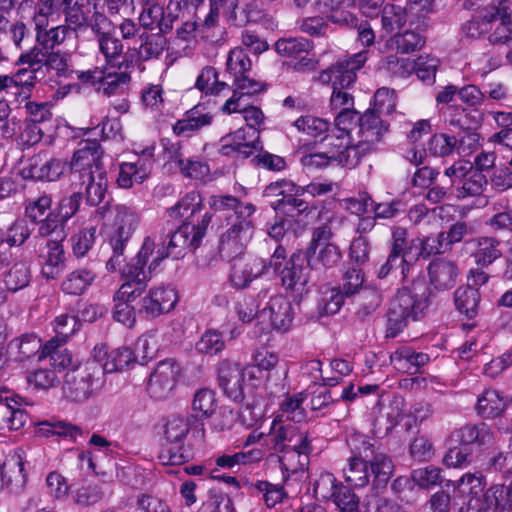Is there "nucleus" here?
<instances>
[{
	"label": "nucleus",
	"instance_id": "nucleus-16",
	"mask_svg": "<svg viewBox=\"0 0 512 512\" xmlns=\"http://www.w3.org/2000/svg\"><path fill=\"white\" fill-rule=\"evenodd\" d=\"M312 47V43L303 37L281 38L275 43V50L280 56L295 60L292 66L297 71L315 68L316 62L309 57Z\"/></svg>",
	"mask_w": 512,
	"mask_h": 512
},
{
	"label": "nucleus",
	"instance_id": "nucleus-36",
	"mask_svg": "<svg viewBox=\"0 0 512 512\" xmlns=\"http://www.w3.org/2000/svg\"><path fill=\"white\" fill-rule=\"evenodd\" d=\"M360 114L355 109H344L337 113L334 129L325 136L326 140L336 138L339 141L356 140V126L360 123Z\"/></svg>",
	"mask_w": 512,
	"mask_h": 512
},
{
	"label": "nucleus",
	"instance_id": "nucleus-37",
	"mask_svg": "<svg viewBox=\"0 0 512 512\" xmlns=\"http://www.w3.org/2000/svg\"><path fill=\"white\" fill-rule=\"evenodd\" d=\"M165 34L141 33L139 35L140 44L134 48L138 60L146 62L159 59L163 52L168 49L169 45L167 38L164 36Z\"/></svg>",
	"mask_w": 512,
	"mask_h": 512
},
{
	"label": "nucleus",
	"instance_id": "nucleus-45",
	"mask_svg": "<svg viewBox=\"0 0 512 512\" xmlns=\"http://www.w3.org/2000/svg\"><path fill=\"white\" fill-rule=\"evenodd\" d=\"M475 243L476 248L472 256L480 267H488L502 256L500 241L494 237H479Z\"/></svg>",
	"mask_w": 512,
	"mask_h": 512
},
{
	"label": "nucleus",
	"instance_id": "nucleus-64",
	"mask_svg": "<svg viewBox=\"0 0 512 512\" xmlns=\"http://www.w3.org/2000/svg\"><path fill=\"white\" fill-rule=\"evenodd\" d=\"M344 294L338 287L326 288L318 300V310L321 315L337 313L344 303Z\"/></svg>",
	"mask_w": 512,
	"mask_h": 512
},
{
	"label": "nucleus",
	"instance_id": "nucleus-54",
	"mask_svg": "<svg viewBox=\"0 0 512 512\" xmlns=\"http://www.w3.org/2000/svg\"><path fill=\"white\" fill-rule=\"evenodd\" d=\"M218 407L216 394L211 389H200L193 397L192 411L196 418H210Z\"/></svg>",
	"mask_w": 512,
	"mask_h": 512
},
{
	"label": "nucleus",
	"instance_id": "nucleus-8",
	"mask_svg": "<svg viewBox=\"0 0 512 512\" xmlns=\"http://www.w3.org/2000/svg\"><path fill=\"white\" fill-rule=\"evenodd\" d=\"M189 430L188 420L182 416H174L168 420L165 427L167 445L159 454V460L162 465H182L189 461L191 453L183 445Z\"/></svg>",
	"mask_w": 512,
	"mask_h": 512
},
{
	"label": "nucleus",
	"instance_id": "nucleus-49",
	"mask_svg": "<svg viewBox=\"0 0 512 512\" xmlns=\"http://www.w3.org/2000/svg\"><path fill=\"white\" fill-rule=\"evenodd\" d=\"M456 309L468 319L474 318L478 313L480 293L474 287L460 286L454 292Z\"/></svg>",
	"mask_w": 512,
	"mask_h": 512
},
{
	"label": "nucleus",
	"instance_id": "nucleus-59",
	"mask_svg": "<svg viewBox=\"0 0 512 512\" xmlns=\"http://www.w3.org/2000/svg\"><path fill=\"white\" fill-rule=\"evenodd\" d=\"M96 234L97 227L90 226L81 229L71 237L72 251L77 258L86 256L92 249L96 241Z\"/></svg>",
	"mask_w": 512,
	"mask_h": 512
},
{
	"label": "nucleus",
	"instance_id": "nucleus-48",
	"mask_svg": "<svg viewBox=\"0 0 512 512\" xmlns=\"http://www.w3.org/2000/svg\"><path fill=\"white\" fill-rule=\"evenodd\" d=\"M37 432L44 437L58 436L71 441H75L83 434L81 427L63 420L41 422Z\"/></svg>",
	"mask_w": 512,
	"mask_h": 512
},
{
	"label": "nucleus",
	"instance_id": "nucleus-47",
	"mask_svg": "<svg viewBox=\"0 0 512 512\" xmlns=\"http://www.w3.org/2000/svg\"><path fill=\"white\" fill-rule=\"evenodd\" d=\"M507 406V401L497 390L486 389L479 397L476 410L483 418L499 416Z\"/></svg>",
	"mask_w": 512,
	"mask_h": 512
},
{
	"label": "nucleus",
	"instance_id": "nucleus-60",
	"mask_svg": "<svg viewBox=\"0 0 512 512\" xmlns=\"http://www.w3.org/2000/svg\"><path fill=\"white\" fill-rule=\"evenodd\" d=\"M223 33L224 29L219 25V14L209 10L203 21L198 23V37L217 43L222 39Z\"/></svg>",
	"mask_w": 512,
	"mask_h": 512
},
{
	"label": "nucleus",
	"instance_id": "nucleus-20",
	"mask_svg": "<svg viewBox=\"0 0 512 512\" xmlns=\"http://www.w3.org/2000/svg\"><path fill=\"white\" fill-rule=\"evenodd\" d=\"M231 267L230 282L237 289H244L252 281L268 272L267 261L263 258L248 256L236 258Z\"/></svg>",
	"mask_w": 512,
	"mask_h": 512
},
{
	"label": "nucleus",
	"instance_id": "nucleus-15",
	"mask_svg": "<svg viewBox=\"0 0 512 512\" xmlns=\"http://www.w3.org/2000/svg\"><path fill=\"white\" fill-rule=\"evenodd\" d=\"M180 374V366L173 359L160 361L150 375L147 391L156 400L167 398Z\"/></svg>",
	"mask_w": 512,
	"mask_h": 512
},
{
	"label": "nucleus",
	"instance_id": "nucleus-12",
	"mask_svg": "<svg viewBox=\"0 0 512 512\" xmlns=\"http://www.w3.org/2000/svg\"><path fill=\"white\" fill-rule=\"evenodd\" d=\"M305 261V257L300 252L293 253L281 270V284L295 298L301 297L309 291V272L312 269L307 262L305 264Z\"/></svg>",
	"mask_w": 512,
	"mask_h": 512
},
{
	"label": "nucleus",
	"instance_id": "nucleus-39",
	"mask_svg": "<svg viewBox=\"0 0 512 512\" xmlns=\"http://www.w3.org/2000/svg\"><path fill=\"white\" fill-rule=\"evenodd\" d=\"M77 185L85 189L86 203L90 206L99 205L105 197L108 180L105 169H98L95 174L77 181Z\"/></svg>",
	"mask_w": 512,
	"mask_h": 512
},
{
	"label": "nucleus",
	"instance_id": "nucleus-26",
	"mask_svg": "<svg viewBox=\"0 0 512 512\" xmlns=\"http://www.w3.org/2000/svg\"><path fill=\"white\" fill-rule=\"evenodd\" d=\"M67 165L68 162L61 159L52 158L42 162L39 156H35L23 167L22 176L25 179L55 181L64 173Z\"/></svg>",
	"mask_w": 512,
	"mask_h": 512
},
{
	"label": "nucleus",
	"instance_id": "nucleus-46",
	"mask_svg": "<svg viewBox=\"0 0 512 512\" xmlns=\"http://www.w3.org/2000/svg\"><path fill=\"white\" fill-rule=\"evenodd\" d=\"M97 349L102 350L99 358L100 363L102 365L103 374L123 370L130 363L137 360V356H135V353L128 347L118 348L116 350H113L109 354H107V352L104 351L103 348Z\"/></svg>",
	"mask_w": 512,
	"mask_h": 512
},
{
	"label": "nucleus",
	"instance_id": "nucleus-18",
	"mask_svg": "<svg viewBox=\"0 0 512 512\" xmlns=\"http://www.w3.org/2000/svg\"><path fill=\"white\" fill-rule=\"evenodd\" d=\"M388 130L389 124L381 119L380 114L368 109L361 114L360 123L356 126V140L374 152Z\"/></svg>",
	"mask_w": 512,
	"mask_h": 512
},
{
	"label": "nucleus",
	"instance_id": "nucleus-43",
	"mask_svg": "<svg viewBox=\"0 0 512 512\" xmlns=\"http://www.w3.org/2000/svg\"><path fill=\"white\" fill-rule=\"evenodd\" d=\"M330 145H333V143L331 142ZM334 146L343 147L338 153H333L334 161L338 165L349 169L356 167L364 156L373 152L357 140H346L345 143L341 141L339 144H334Z\"/></svg>",
	"mask_w": 512,
	"mask_h": 512
},
{
	"label": "nucleus",
	"instance_id": "nucleus-55",
	"mask_svg": "<svg viewBox=\"0 0 512 512\" xmlns=\"http://www.w3.org/2000/svg\"><path fill=\"white\" fill-rule=\"evenodd\" d=\"M230 17L233 19L235 25L243 26L248 23L260 22L265 17V11L260 0H251L241 9L235 7Z\"/></svg>",
	"mask_w": 512,
	"mask_h": 512
},
{
	"label": "nucleus",
	"instance_id": "nucleus-40",
	"mask_svg": "<svg viewBox=\"0 0 512 512\" xmlns=\"http://www.w3.org/2000/svg\"><path fill=\"white\" fill-rule=\"evenodd\" d=\"M248 489L252 495L260 497L267 508L275 507L288 497V493L282 484H274L267 480H257L250 483Z\"/></svg>",
	"mask_w": 512,
	"mask_h": 512
},
{
	"label": "nucleus",
	"instance_id": "nucleus-19",
	"mask_svg": "<svg viewBox=\"0 0 512 512\" xmlns=\"http://www.w3.org/2000/svg\"><path fill=\"white\" fill-rule=\"evenodd\" d=\"M219 152L223 156L248 158L257 150H261L260 137L252 136L251 130L239 128L234 133L221 138Z\"/></svg>",
	"mask_w": 512,
	"mask_h": 512
},
{
	"label": "nucleus",
	"instance_id": "nucleus-56",
	"mask_svg": "<svg viewBox=\"0 0 512 512\" xmlns=\"http://www.w3.org/2000/svg\"><path fill=\"white\" fill-rule=\"evenodd\" d=\"M218 76L216 68L205 67L197 77L196 87L207 95H218L229 87L225 81H220Z\"/></svg>",
	"mask_w": 512,
	"mask_h": 512
},
{
	"label": "nucleus",
	"instance_id": "nucleus-17",
	"mask_svg": "<svg viewBox=\"0 0 512 512\" xmlns=\"http://www.w3.org/2000/svg\"><path fill=\"white\" fill-rule=\"evenodd\" d=\"M51 15L34 8L32 22L34 24L36 43L48 51L61 45L71 33L72 25H58L48 28Z\"/></svg>",
	"mask_w": 512,
	"mask_h": 512
},
{
	"label": "nucleus",
	"instance_id": "nucleus-7",
	"mask_svg": "<svg viewBox=\"0 0 512 512\" xmlns=\"http://www.w3.org/2000/svg\"><path fill=\"white\" fill-rule=\"evenodd\" d=\"M346 441L351 450L350 457H361L371 461L372 471L379 484L383 485L385 480L391 478L394 472L392 459L375 447L376 442L373 438L360 432H352Z\"/></svg>",
	"mask_w": 512,
	"mask_h": 512
},
{
	"label": "nucleus",
	"instance_id": "nucleus-22",
	"mask_svg": "<svg viewBox=\"0 0 512 512\" xmlns=\"http://www.w3.org/2000/svg\"><path fill=\"white\" fill-rule=\"evenodd\" d=\"M343 477L347 483L356 488H362L371 483V491L384 489L390 480H385L383 485L379 484L376 481L375 473L372 471L371 461L361 457H349L347 459V465L343 468Z\"/></svg>",
	"mask_w": 512,
	"mask_h": 512
},
{
	"label": "nucleus",
	"instance_id": "nucleus-41",
	"mask_svg": "<svg viewBox=\"0 0 512 512\" xmlns=\"http://www.w3.org/2000/svg\"><path fill=\"white\" fill-rule=\"evenodd\" d=\"M47 254L42 266V274L47 279H56L65 268V251L58 239L47 242Z\"/></svg>",
	"mask_w": 512,
	"mask_h": 512
},
{
	"label": "nucleus",
	"instance_id": "nucleus-30",
	"mask_svg": "<svg viewBox=\"0 0 512 512\" xmlns=\"http://www.w3.org/2000/svg\"><path fill=\"white\" fill-rule=\"evenodd\" d=\"M427 269L430 283L436 290L443 291L454 287L459 269L453 261L437 258L429 263Z\"/></svg>",
	"mask_w": 512,
	"mask_h": 512
},
{
	"label": "nucleus",
	"instance_id": "nucleus-27",
	"mask_svg": "<svg viewBox=\"0 0 512 512\" xmlns=\"http://www.w3.org/2000/svg\"><path fill=\"white\" fill-rule=\"evenodd\" d=\"M494 433L485 423L466 424L451 432L449 440L464 448L470 445L479 447L490 445L493 442Z\"/></svg>",
	"mask_w": 512,
	"mask_h": 512
},
{
	"label": "nucleus",
	"instance_id": "nucleus-21",
	"mask_svg": "<svg viewBox=\"0 0 512 512\" xmlns=\"http://www.w3.org/2000/svg\"><path fill=\"white\" fill-rule=\"evenodd\" d=\"M178 301L176 291L169 286H158L150 289L142 298L139 312L148 318H156L174 309Z\"/></svg>",
	"mask_w": 512,
	"mask_h": 512
},
{
	"label": "nucleus",
	"instance_id": "nucleus-13",
	"mask_svg": "<svg viewBox=\"0 0 512 512\" xmlns=\"http://www.w3.org/2000/svg\"><path fill=\"white\" fill-rule=\"evenodd\" d=\"M193 227L190 223H183L175 232L170 235V239L167 245L161 240L156 238L158 246L155 250V256L152 259V268L158 267L160 263L168 258L172 257L178 259L184 255L186 248L196 249L199 244L192 242Z\"/></svg>",
	"mask_w": 512,
	"mask_h": 512
},
{
	"label": "nucleus",
	"instance_id": "nucleus-32",
	"mask_svg": "<svg viewBox=\"0 0 512 512\" xmlns=\"http://www.w3.org/2000/svg\"><path fill=\"white\" fill-rule=\"evenodd\" d=\"M486 485L485 477L481 473H466L456 482L455 490L461 496L469 497L468 511L480 512L478 508Z\"/></svg>",
	"mask_w": 512,
	"mask_h": 512
},
{
	"label": "nucleus",
	"instance_id": "nucleus-58",
	"mask_svg": "<svg viewBox=\"0 0 512 512\" xmlns=\"http://www.w3.org/2000/svg\"><path fill=\"white\" fill-rule=\"evenodd\" d=\"M378 69L391 76L406 77L411 74L414 67L408 58L388 55L379 61Z\"/></svg>",
	"mask_w": 512,
	"mask_h": 512
},
{
	"label": "nucleus",
	"instance_id": "nucleus-2",
	"mask_svg": "<svg viewBox=\"0 0 512 512\" xmlns=\"http://www.w3.org/2000/svg\"><path fill=\"white\" fill-rule=\"evenodd\" d=\"M210 207L215 211H232L227 217V229L221 234L219 242L220 256L232 261L241 256L254 234V224L251 219L256 212L252 203H244L231 195L212 196Z\"/></svg>",
	"mask_w": 512,
	"mask_h": 512
},
{
	"label": "nucleus",
	"instance_id": "nucleus-1",
	"mask_svg": "<svg viewBox=\"0 0 512 512\" xmlns=\"http://www.w3.org/2000/svg\"><path fill=\"white\" fill-rule=\"evenodd\" d=\"M138 224L139 216L134 210L124 205L115 207L114 224L107 235L112 254L106 262V269L109 272L120 271L125 280L118 289L121 298L129 295L140 296L152 279V273L158 268H152V261L146 268L149 259L155 256L158 246L155 236L145 237L137 255L124 265L127 246Z\"/></svg>",
	"mask_w": 512,
	"mask_h": 512
},
{
	"label": "nucleus",
	"instance_id": "nucleus-6",
	"mask_svg": "<svg viewBox=\"0 0 512 512\" xmlns=\"http://www.w3.org/2000/svg\"><path fill=\"white\" fill-rule=\"evenodd\" d=\"M334 236L332 227L327 223L313 229L304 255L311 269L326 271L340 263L342 252L340 247L333 242Z\"/></svg>",
	"mask_w": 512,
	"mask_h": 512
},
{
	"label": "nucleus",
	"instance_id": "nucleus-42",
	"mask_svg": "<svg viewBox=\"0 0 512 512\" xmlns=\"http://www.w3.org/2000/svg\"><path fill=\"white\" fill-rule=\"evenodd\" d=\"M96 273L87 268L76 269L66 275L61 290L68 295L80 296L93 284Z\"/></svg>",
	"mask_w": 512,
	"mask_h": 512
},
{
	"label": "nucleus",
	"instance_id": "nucleus-29",
	"mask_svg": "<svg viewBox=\"0 0 512 512\" xmlns=\"http://www.w3.org/2000/svg\"><path fill=\"white\" fill-rule=\"evenodd\" d=\"M153 165L152 153L137 157L136 161L123 162L119 166L117 183L119 187L128 189L135 182L142 183L150 174Z\"/></svg>",
	"mask_w": 512,
	"mask_h": 512
},
{
	"label": "nucleus",
	"instance_id": "nucleus-57",
	"mask_svg": "<svg viewBox=\"0 0 512 512\" xmlns=\"http://www.w3.org/2000/svg\"><path fill=\"white\" fill-rule=\"evenodd\" d=\"M307 394L304 392L288 395L281 403L280 410L282 416L295 423H300L306 418V411L303 407V402Z\"/></svg>",
	"mask_w": 512,
	"mask_h": 512
},
{
	"label": "nucleus",
	"instance_id": "nucleus-10",
	"mask_svg": "<svg viewBox=\"0 0 512 512\" xmlns=\"http://www.w3.org/2000/svg\"><path fill=\"white\" fill-rule=\"evenodd\" d=\"M91 29L106 66L117 69H129L133 66L132 56L129 57L124 53L122 40L113 31L106 30L101 23H92Z\"/></svg>",
	"mask_w": 512,
	"mask_h": 512
},
{
	"label": "nucleus",
	"instance_id": "nucleus-11",
	"mask_svg": "<svg viewBox=\"0 0 512 512\" xmlns=\"http://www.w3.org/2000/svg\"><path fill=\"white\" fill-rule=\"evenodd\" d=\"M256 378V369L254 367H245L243 370L239 364L229 360H223L218 366V384L224 394L234 402H240L244 399L243 381Z\"/></svg>",
	"mask_w": 512,
	"mask_h": 512
},
{
	"label": "nucleus",
	"instance_id": "nucleus-62",
	"mask_svg": "<svg viewBox=\"0 0 512 512\" xmlns=\"http://www.w3.org/2000/svg\"><path fill=\"white\" fill-rule=\"evenodd\" d=\"M9 347L17 350V359L19 361L28 360L36 355L41 348L43 349L41 340L34 334H25L19 338L13 339Z\"/></svg>",
	"mask_w": 512,
	"mask_h": 512
},
{
	"label": "nucleus",
	"instance_id": "nucleus-33",
	"mask_svg": "<svg viewBox=\"0 0 512 512\" xmlns=\"http://www.w3.org/2000/svg\"><path fill=\"white\" fill-rule=\"evenodd\" d=\"M390 361L398 371L414 375L430 361V357L426 353L416 352L411 347L402 346L391 354Z\"/></svg>",
	"mask_w": 512,
	"mask_h": 512
},
{
	"label": "nucleus",
	"instance_id": "nucleus-50",
	"mask_svg": "<svg viewBox=\"0 0 512 512\" xmlns=\"http://www.w3.org/2000/svg\"><path fill=\"white\" fill-rule=\"evenodd\" d=\"M202 209L201 195L196 191L186 193L175 205L167 209L172 219H185L194 216Z\"/></svg>",
	"mask_w": 512,
	"mask_h": 512
},
{
	"label": "nucleus",
	"instance_id": "nucleus-31",
	"mask_svg": "<svg viewBox=\"0 0 512 512\" xmlns=\"http://www.w3.org/2000/svg\"><path fill=\"white\" fill-rule=\"evenodd\" d=\"M131 81V76L127 69L111 68L105 66L96 87L99 93L105 96H114L124 93Z\"/></svg>",
	"mask_w": 512,
	"mask_h": 512
},
{
	"label": "nucleus",
	"instance_id": "nucleus-14",
	"mask_svg": "<svg viewBox=\"0 0 512 512\" xmlns=\"http://www.w3.org/2000/svg\"><path fill=\"white\" fill-rule=\"evenodd\" d=\"M368 51L355 53L348 59L341 60L321 75L323 81L332 83L334 89H346L354 84L356 72L362 68L368 59Z\"/></svg>",
	"mask_w": 512,
	"mask_h": 512
},
{
	"label": "nucleus",
	"instance_id": "nucleus-25",
	"mask_svg": "<svg viewBox=\"0 0 512 512\" xmlns=\"http://www.w3.org/2000/svg\"><path fill=\"white\" fill-rule=\"evenodd\" d=\"M140 5L143 8L139 16L141 27L147 30H158L157 33H168L173 29V24L178 18L177 14L170 10L166 12L159 1Z\"/></svg>",
	"mask_w": 512,
	"mask_h": 512
},
{
	"label": "nucleus",
	"instance_id": "nucleus-34",
	"mask_svg": "<svg viewBox=\"0 0 512 512\" xmlns=\"http://www.w3.org/2000/svg\"><path fill=\"white\" fill-rule=\"evenodd\" d=\"M165 153L168 160L175 162L185 177L202 180L210 173L207 163L184 158L179 144H171L170 147H165Z\"/></svg>",
	"mask_w": 512,
	"mask_h": 512
},
{
	"label": "nucleus",
	"instance_id": "nucleus-51",
	"mask_svg": "<svg viewBox=\"0 0 512 512\" xmlns=\"http://www.w3.org/2000/svg\"><path fill=\"white\" fill-rule=\"evenodd\" d=\"M495 18L493 22L500 20L496 25L494 31L489 35V41L491 44H504L512 48V21L510 19V12L507 7H501L496 9L493 13Z\"/></svg>",
	"mask_w": 512,
	"mask_h": 512
},
{
	"label": "nucleus",
	"instance_id": "nucleus-24",
	"mask_svg": "<svg viewBox=\"0 0 512 512\" xmlns=\"http://www.w3.org/2000/svg\"><path fill=\"white\" fill-rule=\"evenodd\" d=\"M214 115L201 105H196L187 110L183 117L177 120L172 131L178 137L190 138L200 132L203 128L209 127Z\"/></svg>",
	"mask_w": 512,
	"mask_h": 512
},
{
	"label": "nucleus",
	"instance_id": "nucleus-5",
	"mask_svg": "<svg viewBox=\"0 0 512 512\" xmlns=\"http://www.w3.org/2000/svg\"><path fill=\"white\" fill-rule=\"evenodd\" d=\"M101 349H94L93 359L66 372L62 385L63 395L75 403H83L94 397L103 383V369L100 363Z\"/></svg>",
	"mask_w": 512,
	"mask_h": 512
},
{
	"label": "nucleus",
	"instance_id": "nucleus-28",
	"mask_svg": "<svg viewBox=\"0 0 512 512\" xmlns=\"http://www.w3.org/2000/svg\"><path fill=\"white\" fill-rule=\"evenodd\" d=\"M261 313L269 317L273 329L279 332H287L292 327L294 320L293 306L283 295L271 297Z\"/></svg>",
	"mask_w": 512,
	"mask_h": 512
},
{
	"label": "nucleus",
	"instance_id": "nucleus-53",
	"mask_svg": "<svg viewBox=\"0 0 512 512\" xmlns=\"http://www.w3.org/2000/svg\"><path fill=\"white\" fill-rule=\"evenodd\" d=\"M31 281V270L26 262L20 261L12 265L6 272L4 283L8 291L17 292L24 289Z\"/></svg>",
	"mask_w": 512,
	"mask_h": 512
},
{
	"label": "nucleus",
	"instance_id": "nucleus-23",
	"mask_svg": "<svg viewBox=\"0 0 512 512\" xmlns=\"http://www.w3.org/2000/svg\"><path fill=\"white\" fill-rule=\"evenodd\" d=\"M34 8L51 16L62 12L65 21L73 25L74 31L86 21L82 0H42L37 2Z\"/></svg>",
	"mask_w": 512,
	"mask_h": 512
},
{
	"label": "nucleus",
	"instance_id": "nucleus-3",
	"mask_svg": "<svg viewBox=\"0 0 512 512\" xmlns=\"http://www.w3.org/2000/svg\"><path fill=\"white\" fill-rule=\"evenodd\" d=\"M428 287L416 279L397 290L390 301L386 320V338L397 337L410 321L418 320L429 305Z\"/></svg>",
	"mask_w": 512,
	"mask_h": 512
},
{
	"label": "nucleus",
	"instance_id": "nucleus-61",
	"mask_svg": "<svg viewBox=\"0 0 512 512\" xmlns=\"http://www.w3.org/2000/svg\"><path fill=\"white\" fill-rule=\"evenodd\" d=\"M487 185L486 176L478 170L473 169L470 174L465 178L461 186H457L454 192L457 198H465L469 196L480 195L484 187Z\"/></svg>",
	"mask_w": 512,
	"mask_h": 512
},
{
	"label": "nucleus",
	"instance_id": "nucleus-63",
	"mask_svg": "<svg viewBox=\"0 0 512 512\" xmlns=\"http://www.w3.org/2000/svg\"><path fill=\"white\" fill-rule=\"evenodd\" d=\"M195 348L200 354L213 356L224 350L225 341L220 332L209 329L205 331L196 342Z\"/></svg>",
	"mask_w": 512,
	"mask_h": 512
},
{
	"label": "nucleus",
	"instance_id": "nucleus-9",
	"mask_svg": "<svg viewBox=\"0 0 512 512\" xmlns=\"http://www.w3.org/2000/svg\"><path fill=\"white\" fill-rule=\"evenodd\" d=\"M103 150L97 140H83L73 153L69 163L71 184L95 174L98 169H105L102 164Z\"/></svg>",
	"mask_w": 512,
	"mask_h": 512
},
{
	"label": "nucleus",
	"instance_id": "nucleus-52",
	"mask_svg": "<svg viewBox=\"0 0 512 512\" xmlns=\"http://www.w3.org/2000/svg\"><path fill=\"white\" fill-rule=\"evenodd\" d=\"M419 238L408 240V231L406 228L400 226H393L391 229V238L388 241L389 252L401 257L408 252L413 253L416 251Z\"/></svg>",
	"mask_w": 512,
	"mask_h": 512
},
{
	"label": "nucleus",
	"instance_id": "nucleus-44",
	"mask_svg": "<svg viewBox=\"0 0 512 512\" xmlns=\"http://www.w3.org/2000/svg\"><path fill=\"white\" fill-rule=\"evenodd\" d=\"M487 498L496 512L512 511V470L504 475V482L492 486L487 492Z\"/></svg>",
	"mask_w": 512,
	"mask_h": 512
},
{
	"label": "nucleus",
	"instance_id": "nucleus-35",
	"mask_svg": "<svg viewBox=\"0 0 512 512\" xmlns=\"http://www.w3.org/2000/svg\"><path fill=\"white\" fill-rule=\"evenodd\" d=\"M61 341L59 339H50L45 343L42 349V357H49L50 364L53 366V370L71 371L72 369H76V367L81 366L83 363H80L77 359H74L71 352L62 347Z\"/></svg>",
	"mask_w": 512,
	"mask_h": 512
},
{
	"label": "nucleus",
	"instance_id": "nucleus-4",
	"mask_svg": "<svg viewBox=\"0 0 512 512\" xmlns=\"http://www.w3.org/2000/svg\"><path fill=\"white\" fill-rule=\"evenodd\" d=\"M277 416L270 427L267 444L278 455L282 470L295 472L299 469L292 460L306 457L311 450V441L306 431L293 424H282Z\"/></svg>",
	"mask_w": 512,
	"mask_h": 512
},
{
	"label": "nucleus",
	"instance_id": "nucleus-38",
	"mask_svg": "<svg viewBox=\"0 0 512 512\" xmlns=\"http://www.w3.org/2000/svg\"><path fill=\"white\" fill-rule=\"evenodd\" d=\"M235 89L231 98H229L222 107V111L227 114L234 113L241 102H244L246 96H252L260 93L264 86L248 76V74L233 79Z\"/></svg>",
	"mask_w": 512,
	"mask_h": 512
}]
</instances>
